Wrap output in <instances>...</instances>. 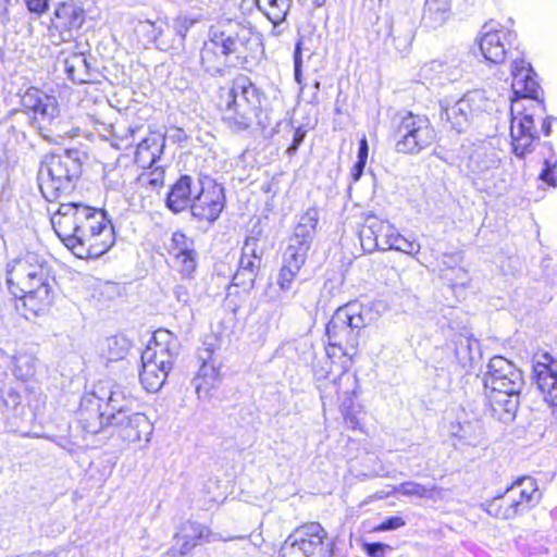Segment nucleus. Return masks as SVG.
<instances>
[{"label":"nucleus","mask_w":557,"mask_h":557,"mask_svg":"<svg viewBox=\"0 0 557 557\" xmlns=\"http://www.w3.org/2000/svg\"><path fill=\"white\" fill-rule=\"evenodd\" d=\"M375 26V32L377 36L382 38L385 44L387 42V40L392 39V45L398 52H406L411 46L412 35L410 32L404 36H394L393 21L389 16L377 18Z\"/></svg>","instance_id":"41"},{"label":"nucleus","mask_w":557,"mask_h":557,"mask_svg":"<svg viewBox=\"0 0 557 557\" xmlns=\"http://www.w3.org/2000/svg\"><path fill=\"white\" fill-rule=\"evenodd\" d=\"M319 219L320 214L317 208L312 207L307 209L304 213L298 215L293 234L300 238L313 242L317 234Z\"/></svg>","instance_id":"43"},{"label":"nucleus","mask_w":557,"mask_h":557,"mask_svg":"<svg viewBox=\"0 0 557 557\" xmlns=\"http://www.w3.org/2000/svg\"><path fill=\"white\" fill-rule=\"evenodd\" d=\"M256 5L275 27L286 20L292 0H256Z\"/></svg>","instance_id":"42"},{"label":"nucleus","mask_w":557,"mask_h":557,"mask_svg":"<svg viewBox=\"0 0 557 557\" xmlns=\"http://www.w3.org/2000/svg\"><path fill=\"white\" fill-rule=\"evenodd\" d=\"M256 277H251L248 280L247 271H243L242 269H237L236 273L233 276V283L236 286H252Z\"/></svg>","instance_id":"63"},{"label":"nucleus","mask_w":557,"mask_h":557,"mask_svg":"<svg viewBox=\"0 0 557 557\" xmlns=\"http://www.w3.org/2000/svg\"><path fill=\"white\" fill-rule=\"evenodd\" d=\"M96 392L104 397L102 404L109 423L113 421L112 417L124 416L134 410V406L136 405L135 398L126 394L120 386H114L109 391H104L103 387H100Z\"/></svg>","instance_id":"29"},{"label":"nucleus","mask_w":557,"mask_h":557,"mask_svg":"<svg viewBox=\"0 0 557 557\" xmlns=\"http://www.w3.org/2000/svg\"><path fill=\"white\" fill-rule=\"evenodd\" d=\"M511 87L517 99L511 104L510 137L513 153L523 158L534 148L539 139L534 125V111L543 110L540 100L542 89L535 79L531 64L523 59H515L511 64Z\"/></svg>","instance_id":"1"},{"label":"nucleus","mask_w":557,"mask_h":557,"mask_svg":"<svg viewBox=\"0 0 557 557\" xmlns=\"http://www.w3.org/2000/svg\"><path fill=\"white\" fill-rule=\"evenodd\" d=\"M405 520L401 517L394 516L389 517L386 520H384L381 525L379 527V530L381 531H389V530H396L405 525Z\"/></svg>","instance_id":"59"},{"label":"nucleus","mask_w":557,"mask_h":557,"mask_svg":"<svg viewBox=\"0 0 557 557\" xmlns=\"http://www.w3.org/2000/svg\"><path fill=\"white\" fill-rule=\"evenodd\" d=\"M370 309L359 302H348L335 310L326 324V355L330 359L348 357L358 350L360 332L371 321Z\"/></svg>","instance_id":"4"},{"label":"nucleus","mask_w":557,"mask_h":557,"mask_svg":"<svg viewBox=\"0 0 557 557\" xmlns=\"http://www.w3.org/2000/svg\"><path fill=\"white\" fill-rule=\"evenodd\" d=\"M209 38L228 59L245 57L257 38L251 27L240 22L226 20L212 25Z\"/></svg>","instance_id":"10"},{"label":"nucleus","mask_w":557,"mask_h":557,"mask_svg":"<svg viewBox=\"0 0 557 557\" xmlns=\"http://www.w3.org/2000/svg\"><path fill=\"white\" fill-rule=\"evenodd\" d=\"M198 22L197 18L188 15L180 14L173 20L171 33L173 37L170 38V44L173 45L171 50H180L184 47L185 38L188 30ZM168 33L170 28L168 27Z\"/></svg>","instance_id":"46"},{"label":"nucleus","mask_w":557,"mask_h":557,"mask_svg":"<svg viewBox=\"0 0 557 557\" xmlns=\"http://www.w3.org/2000/svg\"><path fill=\"white\" fill-rule=\"evenodd\" d=\"M193 385L198 399H209L211 392L216 389L221 383L220 363L201 362V366L193 379Z\"/></svg>","instance_id":"32"},{"label":"nucleus","mask_w":557,"mask_h":557,"mask_svg":"<svg viewBox=\"0 0 557 557\" xmlns=\"http://www.w3.org/2000/svg\"><path fill=\"white\" fill-rule=\"evenodd\" d=\"M380 231H388V222L376 216H368L359 230L360 245L364 252L377 250V232Z\"/></svg>","instance_id":"39"},{"label":"nucleus","mask_w":557,"mask_h":557,"mask_svg":"<svg viewBox=\"0 0 557 557\" xmlns=\"http://www.w3.org/2000/svg\"><path fill=\"white\" fill-rule=\"evenodd\" d=\"M163 180H164L163 170H159V168L156 166V170L149 174L148 184L150 186H152L153 188H157V187L163 185Z\"/></svg>","instance_id":"64"},{"label":"nucleus","mask_w":557,"mask_h":557,"mask_svg":"<svg viewBox=\"0 0 557 557\" xmlns=\"http://www.w3.org/2000/svg\"><path fill=\"white\" fill-rule=\"evenodd\" d=\"M301 268L302 265L300 264H293V262L283 260V265L280 269L276 280L277 288L270 286L265 294L270 301L274 302L283 299V294H286L292 289L293 283Z\"/></svg>","instance_id":"38"},{"label":"nucleus","mask_w":557,"mask_h":557,"mask_svg":"<svg viewBox=\"0 0 557 557\" xmlns=\"http://www.w3.org/2000/svg\"><path fill=\"white\" fill-rule=\"evenodd\" d=\"M453 434L469 446H476L483 440V430L479 422L458 424V430L454 431Z\"/></svg>","instance_id":"48"},{"label":"nucleus","mask_w":557,"mask_h":557,"mask_svg":"<svg viewBox=\"0 0 557 557\" xmlns=\"http://www.w3.org/2000/svg\"><path fill=\"white\" fill-rule=\"evenodd\" d=\"M64 71L73 83L85 84L92 81L89 63L84 53H72L63 59Z\"/></svg>","instance_id":"40"},{"label":"nucleus","mask_w":557,"mask_h":557,"mask_svg":"<svg viewBox=\"0 0 557 557\" xmlns=\"http://www.w3.org/2000/svg\"><path fill=\"white\" fill-rule=\"evenodd\" d=\"M199 190V180L184 174L171 186L166 196V207L173 213H180L190 207L194 196Z\"/></svg>","instance_id":"28"},{"label":"nucleus","mask_w":557,"mask_h":557,"mask_svg":"<svg viewBox=\"0 0 557 557\" xmlns=\"http://www.w3.org/2000/svg\"><path fill=\"white\" fill-rule=\"evenodd\" d=\"M174 296L178 302L184 305L188 304L190 300V292L188 286L183 284H177L173 289Z\"/></svg>","instance_id":"61"},{"label":"nucleus","mask_w":557,"mask_h":557,"mask_svg":"<svg viewBox=\"0 0 557 557\" xmlns=\"http://www.w3.org/2000/svg\"><path fill=\"white\" fill-rule=\"evenodd\" d=\"M27 10L36 15H44L50 9L51 0H24Z\"/></svg>","instance_id":"57"},{"label":"nucleus","mask_w":557,"mask_h":557,"mask_svg":"<svg viewBox=\"0 0 557 557\" xmlns=\"http://www.w3.org/2000/svg\"><path fill=\"white\" fill-rule=\"evenodd\" d=\"M301 40H298L294 50V77L296 83L302 89V54H301Z\"/></svg>","instance_id":"55"},{"label":"nucleus","mask_w":557,"mask_h":557,"mask_svg":"<svg viewBox=\"0 0 557 557\" xmlns=\"http://www.w3.org/2000/svg\"><path fill=\"white\" fill-rule=\"evenodd\" d=\"M395 491L404 496L432 499L437 495L440 488L434 484L423 485L414 481H408L399 484Z\"/></svg>","instance_id":"47"},{"label":"nucleus","mask_w":557,"mask_h":557,"mask_svg":"<svg viewBox=\"0 0 557 557\" xmlns=\"http://www.w3.org/2000/svg\"><path fill=\"white\" fill-rule=\"evenodd\" d=\"M364 552L370 557H386L393 552V547L381 542L366 543Z\"/></svg>","instance_id":"53"},{"label":"nucleus","mask_w":557,"mask_h":557,"mask_svg":"<svg viewBox=\"0 0 557 557\" xmlns=\"http://www.w3.org/2000/svg\"><path fill=\"white\" fill-rule=\"evenodd\" d=\"M225 207L222 185L210 177L199 178V190L190 203L191 216L198 221L215 222Z\"/></svg>","instance_id":"13"},{"label":"nucleus","mask_w":557,"mask_h":557,"mask_svg":"<svg viewBox=\"0 0 557 557\" xmlns=\"http://www.w3.org/2000/svg\"><path fill=\"white\" fill-rule=\"evenodd\" d=\"M86 21L83 5L75 0H67L55 5L48 26V36L53 45L72 41Z\"/></svg>","instance_id":"11"},{"label":"nucleus","mask_w":557,"mask_h":557,"mask_svg":"<svg viewBox=\"0 0 557 557\" xmlns=\"http://www.w3.org/2000/svg\"><path fill=\"white\" fill-rule=\"evenodd\" d=\"M180 352L178 338L170 331L159 329L153 333L152 339L143 351L169 371L172 370L175 359Z\"/></svg>","instance_id":"21"},{"label":"nucleus","mask_w":557,"mask_h":557,"mask_svg":"<svg viewBox=\"0 0 557 557\" xmlns=\"http://www.w3.org/2000/svg\"><path fill=\"white\" fill-rule=\"evenodd\" d=\"M461 150V166L474 182H487L499 166L500 159L491 145L468 143L462 145Z\"/></svg>","instance_id":"12"},{"label":"nucleus","mask_w":557,"mask_h":557,"mask_svg":"<svg viewBox=\"0 0 557 557\" xmlns=\"http://www.w3.org/2000/svg\"><path fill=\"white\" fill-rule=\"evenodd\" d=\"M481 508L486 511L487 515L497 519L509 520L517 517V512L511 506V502L505 496V493L482 503Z\"/></svg>","instance_id":"45"},{"label":"nucleus","mask_w":557,"mask_h":557,"mask_svg":"<svg viewBox=\"0 0 557 557\" xmlns=\"http://www.w3.org/2000/svg\"><path fill=\"white\" fill-rule=\"evenodd\" d=\"M450 344L453 345L455 358L463 369L472 368L475 359L480 356V344L470 335L458 334Z\"/></svg>","instance_id":"35"},{"label":"nucleus","mask_w":557,"mask_h":557,"mask_svg":"<svg viewBox=\"0 0 557 557\" xmlns=\"http://www.w3.org/2000/svg\"><path fill=\"white\" fill-rule=\"evenodd\" d=\"M106 345L108 359L112 361L123 359L131 347L129 342L122 336H111L107 338Z\"/></svg>","instance_id":"50"},{"label":"nucleus","mask_w":557,"mask_h":557,"mask_svg":"<svg viewBox=\"0 0 557 557\" xmlns=\"http://www.w3.org/2000/svg\"><path fill=\"white\" fill-rule=\"evenodd\" d=\"M534 374L544 399L557 413V360L549 354L542 355L541 360L534 366Z\"/></svg>","instance_id":"26"},{"label":"nucleus","mask_w":557,"mask_h":557,"mask_svg":"<svg viewBox=\"0 0 557 557\" xmlns=\"http://www.w3.org/2000/svg\"><path fill=\"white\" fill-rule=\"evenodd\" d=\"M85 205L82 202H61L58 209L51 214V225L58 237L70 248L74 240L77 225L82 219Z\"/></svg>","instance_id":"19"},{"label":"nucleus","mask_w":557,"mask_h":557,"mask_svg":"<svg viewBox=\"0 0 557 557\" xmlns=\"http://www.w3.org/2000/svg\"><path fill=\"white\" fill-rule=\"evenodd\" d=\"M396 235V231L392 224L388 223V231H380L377 232V242L379 247L377 250H389L391 246H393V240Z\"/></svg>","instance_id":"56"},{"label":"nucleus","mask_w":557,"mask_h":557,"mask_svg":"<svg viewBox=\"0 0 557 557\" xmlns=\"http://www.w3.org/2000/svg\"><path fill=\"white\" fill-rule=\"evenodd\" d=\"M261 265V258L242 257L238 262V269L247 271L248 280L256 277Z\"/></svg>","instance_id":"54"},{"label":"nucleus","mask_w":557,"mask_h":557,"mask_svg":"<svg viewBox=\"0 0 557 557\" xmlns=\"http://www.w3.org/2000/svg\"><path fill=\"white\" fill-rule=\"evenodd\" d=\"M484 392L522 391V372L508 359L494 356L490 359L483 377Z\"/></svg>","instance_id":"15"},{"label":"nucleus","mask_w":557,"mask_h":557,"mask_svg":"<svg viewBox=\"0 0 557 557\" xmlns=\"http://www.w3.org/2000/svg\"><path fill=\"white\" fill-rule=\"evenodd\" d=\"M103 400L104 397L100 396L98 392H92L82 398L77 416L78 423L84 432L97 434L104 426H111L103 409Z\"/></svg>","instance_id":"22"},{"label":"nucleus","mask_w":557,"mask_h":557,"mask_svg":"<svg viewBox=\"0 0 557 557\" xmlns=\"http://www.w3.org/2000/svg\"><path fill=\"white\" fill-rule=\"evenodd\" d=\"M7 283L15 297H20L25 319L37 317L53 304L51 271L46 259L27 251L7 267Z\"/></svg>","instance_id":"2"},{"label":"nucleus","mask_w":557,"mask_h":557,"mask_svg":"<svg viewBox=\"0 0 557 557\" xmlns=\"http://www.w3.org/2000/svg\"><path fill=\"white\" fill-rule=\"evenodd\" d=\"M165 136L159 132L150 133L137 144L135 162L141 166L152 168L163 154Z\"/></svg>","instance_id":"30"},{"label":"nucleus","mask_w":557,"mask_h":557,"mask_svg":"<svg viewBox=\"0 0 557 557\" xmlns=\"http://www.w3.org/2000/svg\"><path fill=\"white\" fill-rule=\"evenodd\" d=\"M111 426L116 429L117 435L127 443H135L152 432V425L145 413L131 411L124 416L112 417Z\"/></svg>","instance_id":"25"},{"label":"nucleus","mask_w":557,"mask_h":557,"mask_svg":"<svg viewBox=\"0 0 557 557\" xmlns=\"http://www.w3.org/2000/svg\"><path fill=\"white\" fill-rule=\"evenodd\" d=\"M334 386L336 387L338 398L342 400L344 421L347 428L351 430L361 429L360 410H357L354 404V398L359 389L357 375L344 371L334 381Z\"/></svg>","instance_id":"18"},{"label":"nucleus","mask_w":557,"mask_h":557,"mask_svg":"<svg viewBox=\"0 0 557 557\" xmlns=\"http://www.w3.org/2000/svg\"><path fill=\"white\" fill-rule=\"evenodd\" d=\"M200 63L212 76H223L228 65V58L209 38L200 50Z\"/></svg>","instance_id":"36"},{"label":"nucleus","mask_w":557,"mask_h":557,"mask_svg":"<svg viewBox=\"0 0 557 557\" xmlns=\"http://www.w3.org/2000/svg\"><path fill=\"white\" fill-rule=\"evenodd\" d=\"M392 243L393 246H391L389 250L394 249L408 255H416L420 251L419 243H417L416 240H409L403 235L398 234L397 232Z\"/></svg>","instance_id":"52"},{"label":"nucleus","mask_w":557,"mask_h":557,"mask_svg":"<svg viewBox=\"0 0 557 557\" xmlns=\"http://www.w3.org/2000/svg\"><path fill=\"white\" fill-rule=\"evenodd\" d=\"M305 137H306V131L302 129L301 127L296 128V131L294 132L293 143L287 148L286 152L289 156L295 154L296 151L298 150L299 146L302 144Z\"/></svg>","instance_id":"60"},{"label":"nucleus","mask_w":557,"mask_h":557,"mask_svg":"<svg viewBox=\"0 0 557 557\" xmlns=\"http://www.w3.org/2000/svg\"><path fill=\"white\" fill-rule=\"evenodd\" d=\"M82 158L77 149H67L61 154L47 156L38 173L39 188L50 202L69 196L82 174Z\"/></svg>","instance_id":"5"},{"label":"nucleus","mask_w":557,"mask_h":557,"mask_svg":"<svg viewBox=\"0 0 557 557\" xmlns=\"http://www.w3.org/2000/svg\"><path fill=\"white\" fill-rule=\"evenodd\" d=\"M166 250L180 273L185 277H190L197 267L194 240L183 232H174L166 244Z\"/></svg>","instance_id":"23"},{"label":"nucleus","mask_w":557,"mask_h":557,"mask_svg":"<svg viewBox=\"0 0 557 557\" xmlns=\"http://www.w3.org/2000/svg\"><path fill=\"white\" fill-rule=\"evenodd\" d=\"M140 359V383L147 392L156 393L164 385L170 371L143 352Z\"/></svg>","instance_id":"33"},{"label":"nucleus","mask_w":557,"mask_h":557,"mask_svg":"<svg viewBox=\"0 0 557 557\" xmlns=\"http://www.w3.org/2000/svg\"><path fill=\"white\" fill-rule=\"evenodd\" d=\"M263 92L246 75L232 81L225 96H222V120L236 133L255 126L264 129L269 125L268 114L262 108Z\"/></svg>","instance_id":"3"},{"label":"nucleus","mask_w":557,"mask_h":557,"mask_svg":"<svg viewBox=\"0 0 557 557\" xmlns=\"http://www.w3.org/2000/svg\"><path fill=\"white\" fill-rule=\"evenodd\" d=\"M21 104L27 113H32V124L38 128L45 138H49V135L44 131L53 133L52 129H49V126L53 125L60 112L55 97L47 95L36 87H29L22 95Z\"/></svg>","instance_id":"14"},{"label":"nucleus","mask_w":557,"mask_h":557,"mask_svg":"<svg viewBox=\"0 0 557 557\" xmlns=\"http://www.w3.org/2000/svg\"><path fill=\"white\" fill-rule=\"evenodd\" d=\"M221 348L220 338L214 335L206 336L202 347L199 349L198 357L201 362H218L215 352Z\"/></svg>","instance_id":"51"},{"label":"nucleus","mask_w":557,"mask_h":557,"mask_svg":"<svg viewBox=\"0 0 557 557\" xmlns=\"http://www.w3.org/2000/svg\"><path fill=\"white\" fill-rule=\"evenodd\" d=\"M521 391L484 392L486 406L492 418L505 424L511 423L519 408Z\"/></svg>","instance_id":"24"},{"label":"nucleus","mask_w":557,"mask_h":557,"mask_svg":"<svg viewBox=\"0 0 557 557\" xmlns=\"http://www.w3.org/2000/svg\"><path fill=\"white\" fill-rule=\"evenodd\" d=\"M332 541L324 528L310 522L296 528L284 541L281 557H332Z\"/></svg>","instance_id":"7"},{"label":"nucleus","mask_w":557,"mask_h":557,"mask_svg":"<svg viewBox=\"0 0 557 557\" xmlns=\"http://www.w3.org/2000/svg\"><path fill=\"white\" fill-rule=\"evenodd\" d=\"M398 152L417 154L426 149L436 139V132L425 115L407 112L395 131Z\"/></svg>","instance_id":"9"},{"label":"nucleus","mask_w":557,"mask_h":557,"mask_svg":"<svg viewBox=\"0 0 557 557\" xmlns=\"http://www.w3.org/2000/svg\"><path fill=\"white\" fill-rule=\"evenodd\" d=\"M37 359L29 354H18L13 357V374L20 381H26L36 371Z\"/></svg>","instance_id":"49"},{"label":"nucleus","mask_w":557,"mask_h":557,"mask_svg":"<svg viewBox=\"0 0 557 557\" xmlns=\"http://www.w3.org/2000/svg\"><path fill=\"white\" fill-rule=\"evenodd\" d=\"M420 76L438 84L458 81L462 76L461 60L458 57L432 60L421 66Z\"/></svg>","instance_id":"27"},{"label":"nucleus","mask_w":557,"mask_h":557,"mask_svg":"<svg viewBox=\"0 0 557 557\" xmlns=\"http://www.w3.org/2000/svg\"><path fill=\"white\" fill-rule=\"evenodd\" d=\"M450 0H426L421 24L428 29L443 26L450 15Z\"/></svg>","instance_id":"37"},{"label":"nucleus","mask_w":557,"mask_h":557,"mask_svg":"<svg viewBox=\"0 0 557 557\" xmlns=\"http://www.w3.org/2000/svg\"><path fill=\"white\" fill-rule=\"evenodd\" d=\"M311 245L312 242L292 234L288 239L287 247L283 253V260L293 262V264L296 263L304 265Z\"/></svg>","instance_id":"44"},{"label":"nucleus","mask_w":557,"mask_h":557,"mask_svg":"<svg viewBox=\"0 0 557 557\" xmlns=\"http://www.w3.org/2000/svg\"><path fill=\"white\" fill-rule=\"evenodd\" d=\"M242 257L261 258V251L258 249V239L256 237H248L242 248Z\"/></svg>","instance_id":"58"},{"label":"nucleus","mask_w":557,"mask_h":557,"mask_svg":"<svg viewBox=\"0 0 557 557\" xmlns=\"http://www.w3.org/2000/svg\"><path fill=\"white\" fill-rule=\"evenodd\" d=\"M25 393L26 387L23 383H16L1 392L2 414L8 420L23 419L26 414Z\"/></svg>","instance_id":"31"},{"label":"nucleus","mask_w":557,"mask_h":557,"mask_svg":"<svg viewBox=\"0 0 557 557\" xmlns=\"http://www.w3.org/2000/svg\"><path fill=\"white\" fill-rule=\"evenodd\" d=\"M517 40V35L494 22L485 23L480 38V50L484 58L492 63H502Z\"/></svg>","instance_id":"16"},{"label":"nucleus","mask_w":557,"mask_h":557,"mask_svg":"<svg viewBox=\"0 0 557 557\" xmlns=\"http://www.w3.org/2000/svg\"><path fill=\"white\" fill-rule=\"evenodd\" d=\"M162 21H139L135 27L136 34L145 40V44H153L157 49L162 51L171 50L169 34L163 28Z\"/></svg>","instance_id":"34"},{"label":"nucleus","mask_w":557,"mask_h":557,"mask_svg":"<svg viewBox=\"0 0 557 557\" xmlns=\"http://www.w3.org/2000/svg\"><path fill=\"white\" fill-rule=\"evenodd\" d=\"M505 496L511 502L518 516L537 506L542 492L534 478L519 476L505 490Z\"/></svg>","instance_id":"20"},{"label":"nucleus","mask_w":557,"mask_h":557,"mask_svg":"<svg viewBox=\"0 0 557 557\" xmlns=\"http://www.w3.org/2000/svg\"><path fill=\"white\" fill-rule=\"evenodd\" d=\"M75 237L69 249L81 259H96L104 255L115 243V233L107 212L84 207Z\"/></svg>","instance_id":"6"},{"label":"nucleus","mask_w":557,"mask_h":557,"mask_svg":"<svg viewBox=\"0 0 557 557\" xmlns=\"http://www.w3.org/2000/svg\"><path fill=\"white\" fill-rule=\"evenodd\" d=\"M231 537L230 540H232ZM175 544L166 552L169 556H185L190 553L199 540L205 542L227 541L221 534L213 533L208 527L196 521H186L174 535Z\"/></svg>","instance_id":"17"},{"label":"nucleus","mask_w":557,"mask_h":557,"mask_svg":"<svg viewBox=\"0 0 557 557\" xmlns=\"http://www.w3.org/2000/svg\"><path fill=\"white\" fill-rule=\"evenodd\" d=\"M441 120L458 133L465 132L472 121L493 110L494 102L483 90H472L455 102L447 99L440 101Z\"/></svg>","instance_id":"8"},{"label":"nucleus","mask_w":557,"mask_h":557,"mask_svg":"<svg viewBox=\"0 0 557 557\" xmlns=\"http://www.w3.org/2000/svg\"><path fill=\"white\" fill-rule=\"evenodd\" d=\"M540 178L553 187L557 186V178L555 176V172L550 164L548 163V161H545V168L541 172Z\"/></svg>","instance_id":"62"}]
</instances>
